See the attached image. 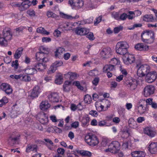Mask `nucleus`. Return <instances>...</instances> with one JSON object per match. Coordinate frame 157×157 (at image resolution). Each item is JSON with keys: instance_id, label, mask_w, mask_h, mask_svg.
<instances>
[{"instance_id": "f257e3e1", "label": "nucleus", "mask_w": 157, "mask_h": 157, "mask_svg": "<svg viewBox=\"0 0 157 157\" xmlns=\"http://www.w3.org/2000/svg\"><path fill=\"white\" fill-rule=\"evenodd\" d=\"M120 148L119 142L117 141H113L108 145V148L105 149L104 151L106 152H110L114 154L118 153V155L119 157H123L124 155L123 153L121 152H118Z\"/></svg>"}, {"instance_id": "f03ea898", "label": "nucleus", "mask_w": 157, "mask_h": 157, "mask_svg": "<svg viewBox=\"0 0 157 157\" xmlns=\"http://www.w3.org/2000/svg\"><path fill=\"white\" fill-rule=\"evenodd\" d=\"M136 68L137 70V75L140 77L144 76L149 71L150 69L148 65L141 62L136 63Z\"/></svg>"}, {"instance_id": "7ed1b4c3", "label": "nucleus", "mask_w": 157, "mask_h": 157, "mask_svg": "<svg viewBox=\"0 0 157 157\" xmlns=\"http://www.w3.org/2000/svg\"><path fill=\"white\" fill-rule=\"evenodd\" d=\"M129 47L128 44L125 41H122L117 42L116 44L115 50L117 53L124 55L128 52L127 49Z\"/></svg>"}, {"instance_id": "20e7f679", "label": "nucleus", "mask_w": 157, "mask_h": 157, "mask_svg": "<svg viewBox=\"0 0 157 157\" xmlns=\"http://www.w3.org/2000/svg\"><path fill=\"white\" fill-rule=\"evenodd\" d=\"M142 41L145 43H152L154 38V33L152 30H145L141 34Z\"/></svg>"}, {"instance_id": "39448f33", "label": "nucleus", "mask_w": 157, "mask_h": 157, "mask_svg": "<svg viewBox=\"0 0 157 157\" xmlns=\"http://www.w3.org/2000/svg\"><path fill=\"white\" fill-rule=\"evenodd\" d=\"M85 142L91 146H96L99 142L98 137L92 134L87 135L85 137Z\"/></svg>"}, {"instance_id": "423d86ee", "label": "nucleus", "mask_w": 157, "mask_h": 157, "mask_svg": "<svg viewBox=\"0 0 157 157\" xmlns=\"http://www.w3.org/2000/svg\"><path fill=\"white\" fill-rule=\"evenodd\" d=\"M6 45L7 44L8 41L12 39V33L10 29L6 28L4 29L2 33Z\"/></svg>"}, {"instance_id": "0eeeda50", "label": "nucleus", "mask_w": 157, "mask_h": 157, "mask_svg": "<svg viewBox=\"0 0 157 157\" xmlns=\"http://www.w3.org/2000/svg\"><path fill=\"white\" fill-rule=\"evenodd\" d=\"M124 56L123 59V62L125 64L128 65L135 62V58L133 55L129 54L127 52Z\"/></svg>"}, {"instance_id": "6e6552de", "label": "nucleus", "mask_w": 157, "mask_h": 157, "mask_svg": "<svg viewBox=\"0 0 157 157\" xmlns=\"http://www.w3.org/2000/svg\"><path fill=\"white\" fill-rule=\"evenodd\" d=\"M68 4L72 8L75 9L80 8L84 5L82 0H69Z\"/></svg>"}, {"instance_id": "1a4fd4ad", "label": "nucleus", "mask_w": 157, "mask_h": 157, "mask_svg": "<svg viewBox=\"0 0 157 157\" xmlns=\"http://www.w3.org/2000/svg\"><path fill=\"white\" fill-rule=\"evenodd\" d=\"M47 97L49 101L52 103L58 102L59 100V97L57 93L49 92L48 94Z\"/></svg>"}, {"instance_id": "9d476101", "label": "nucleus", "mask_w": 157, "mask_h": 157, "mask_svg": "<svg viewBox=\"0 0 157 157\" xmlns=\"http://www.w3.org/2000/svg\"><path fill=\"white\" fill-rule=\"evenodd\" d=\"M157 77V74L156 71H149L146 75L145 78L146 81L148 83H151L155 80Z\"/></svg>"}, {"instance_id": "9b49d317", "label": "nucleus", "mask_w": 157, "mask_h": 157, "mask_svg": "<svg viewBox=\"0 0 157 157\" xmlns=\"http://www.w3.org/2000/svg\"><path fill=\"white\" fill-rule=\"evenodd\" d=\"M154 90L155 88L153 86H147L144 88L143 94L145 97H148L153 94Z\"/></svg>"}, {"instance_id": "f8f14e48", "label": "nucleus", "mask_w": 157, "mask_h": 157, "mask_svg": "<svg viewBox=\"0 0 157 157\" xmlns=\"http://www.w3.org/2000/svg\"><path fill=\"white\" fill-rule=\"evenodd\" d=\"M100 54L101 57L103 58H108L111 55V49L110 48H104L101 51Z\"/></svg>"}, {"instance_id": "ddd939ff", "label": "nucleus", "mask_w": 157, "mask_h": 157, "mask_svg": "<svg viewBox=\"0 0 157 157\" xmlns=\"http://www.w3.org/2000/svg\"><path fill=\"white\" fill-rule=\"evenodd\" d=\"M125 83L129 87L130 90H134L137 87V81L135 79H130L126 81Z\"/></svg>"}, {"instance_id": "4468645a", "label": "nucleus", "mask_w": 157, "mask_h": 157, "mask_svg": "<svg viewBox=\"0 0 157 157\" xmlns=\"http://www.w3.org/2000/svg\"><path fill=\"white\" fill-rule=\"evenodd\" d=\"M42 88L39 86H36L32 90L30 95L33 98H35L38 97L39 94L42 91Z\"/></svg>"}, {"instance_id": "2eb2a0df", "label": "nucleus", "mask_w": 157, "mask_h": 157, "mask_svg": "<svg viewBox=\"0 0 157 157\" xmlns=\"http://www.w3.org/2000/svg\"><path fill=\"white\" fill-rule=\"evenodd\" d=\"M0 89L7 94L12 93L13 90L11 86L6 83H2L0 85Z\"/></svg>"}, {"instance_id": "dca6fc26", "label": "nucleus", "mask_w": 157, "mask_h": 157, "mask_svg": "<svg viewBox=\"0 0 157 157\" xmlns=\"http://www.w3.org/2000/svg\"><path fill=\"white\" fill-rule=\"evenodd\" d=\"M36 59L38 61H41L44 63L47 62L48 60L47 55H44L40 52L36 53Z\"/></svg>"}, {"instance_id": "f3484780", "label": "nucleus", "mask_w": 157, "mask_h": 157, "mask_svg": "<svg viewBox=\"0 0 157 157\" xmlns=\"http://www.w3.org/2000/svg\"><path fill=\"white\" fill-rule=\"evenodd\" d=\"M145 134L151 137H154L156 134L155 131L151 127H147L144 130Z\"/></svg>"}, {"instance_id": "a211bd4d", "label": "nucleus", "mask_w": 157, "mask_h": 157, "mask_svg": "<svg viewBox=\"0 0 157 157\" xmlns=\"http://www.w3.org/2000/svg\"><path fill=\"white\" fill-rule=\"evenodd\" d=\"M148 150L152 154L157 152V143L150 142L148 144Z\"/></svg>"}, {"instance_id": "6ab92c4d", "label": "nucleus", "mask_w": 157, "mask_h": 157, "mask_svg": "<svg viewBox=\"0 0 157 157\" xmlns=\"http://www.w3.org/2000/svg\"><path fill=\"white\" fill-rule=\"evenodd\" d=\"M90 30L86 28H76L75 30V33L77 35H85L88 33Z\"/></svg>"}, {"instance_id": "aec40b11", "label": "nucleus", "mask_w": 157, "mask_h": 157, "mask_svg": "<svg viewBox=\"0 0 157 157\" xmlns=\"http://www.w3.org/2000/svg\"><path fill=\"white\" fill-rule=\"evenodd\" d=\"M79 121L81 123L82 126L86 127L88 126L90 121V118L87 114L84 115L82 118H79Z\"/></svg>"}, {"instance_id": "412c9836", "label": "nucleus", "mask_w": 157, "mask_h": 157, "mask_svg": "<svg viewBox=\"0 0 157 157\" xmlns=\"http://www.w3.org/2000/svg\"><path fill=\"white\" fill-rule=\"evenodd\" d=\"M25 73L27 75H33L37 73V70L34 66H29L24 70Z\"/></svg>"}, {"instance_id": "4be33fe9", "label": "nucleus", "mask_w": 157, "mask_h": 157, "mask_svg": "<svg viewBox=\"0 0 157 157\" xmlns=\"http://www.w3.org/2000/svg\"><path fill=\"white\" fill-rule=\"evenodd\" d=\"M38 116L39 117V121L41 123L45 124L48 122V117L44 113H41L38 115Z\"/></svg>"}, {"instance_id": "5701e85b", "label": "nucleus", "mask_w": 157, "mask_h": 157, "mask_svg": "<svg viewBox=\"0 0 157 157\" xmlns=\"http://www.w3.org/2000/svg\"><path fill=\"white\" fill-rule=\"evenodd\" d=\"M135 48L140 51H147L149 50V46L144 44L142 43H139L135 46Z\"/></svg>"}, {"instance_id": "b1692460", "label": "nucleus", "mask_w": 157, "mask_h": 157, "mask_svg": "<svg viewBox=\"0 0 157 157\" xmlns=\"http://www.w3.org/2000/svg\"><path fill=\"white\" fill-rule=\"evenodd\" d=\"M131 154L132 157H144L146 153L143 151H137L132 152Z\"/></svg>"}, {"instance_id": "393cba45", "label": "nucleus", "mask_w": 157, "mask_h": 157, "mask_svg": "<svg viewBox=\"0 0 157 157\" xmlns=\"http://www.w3.org/2000/svg\"><path fill=\"white\" fill-rule=\"evenodd\" d=\"M71 82L67 81L64 83L63 86V88L64 91L66 92H69L72 89Z\"/></svg>"}, {"instance_id": "a878e982", "label": "nucleus", "mask_w": 157, "mask_h": 157, "mask_svg": "<svg viewBox=\"0 0 157 157\" xmlns=\"http://www.w3.org/2000/svg\"><path fill=\"white\" fill-rule=\"evenodd\" d=\"M50 107V105L47 101H43L40 105V108L43 111L47 109Z\"/></svg>"}, {"instance_id": "bb28decb", "label": "nucleus", "mask_w": 157, "mask_h": 157, "mask_svg": "<svg viewBox=\"0 0 157 157\" xmlns=\"http://www.w3.org/2000/svg\"><path fill=\"white\" fill-rule=\"evenodd\" d=\"M64 78L66 79L73 80L77 77V74L75 72H69L64 75Z\"/></svg>"}, {"instance_id": "cd10ccee", "label": "nucleus", "mask_w": 157, "mask_h": 157, "mask_svg": "<svg viewBox=\"0 0 157 157\" xmlns=\"http://www.w3.org/2000/svg\"><path fill=\"white\" fill-rule=\"evenodd\" d=\"M101 101L102 105L103 106V110L106 111L110 107V101L106 99H103Z\"/></svg>"}, {"instance_id": "c85d7f7f", "label": "nucleus", "mask_w": 157, "mask_h": 157, "mask_svg": "<svg viewBox=\"0 0 157 157\" xmlns=\"http://www.w3.org/2000/svg\"><path fill=\"white\" fill-rule=\"evenodd\" d=\"M60 14L63 18L70 20L76 19L79 17V16L78 14H76L75 16H72L70 15L65 14L63 13H60Z\"/></svg>"}, {"instance_id": "c756f323", "label": "nucleus", "mask_w": 157, "mask_h": 157, "mask_svg": "<svg viewBox=\"0 0 157 157\" xmlns=\"http://www.w3.org/2000/svg\"><path fill=\"white\" fill-rule=\"evenodd\" d=\"M34 67L39 71H42L45 69L46 65L45 64L38 63L34 65Z\"/></svg>"}, {"instance_id": "7c9ffc66", "label": "nucleus", "mask_w": 157, "mask_h": 157, "mask_svg": "<svg viewBox=\"0 0 157 157\" xmlns=\"http://www.w3.org/2000/svg\"><path fill=\"white\" fill-rule=\"evenodd\" d=\"M143 20L147 22H151L157 21V19L154 17L151 14L145 15L143 17Z\"/></svg>"}, {"instance_id": "2f4dec72", "label": "nucleus", "mask_w": 157, "mask_h": 157, "mask_svg": "<svg viewBox=\"0 0 157 157\" xmlns=\"http://www.w3.org/2000/svg\"><path fill=\"white\" fill-rule=\"evenodd\" d=\"M65 51L64 48L59 47L57 48L55 52V56L56 58H59Z\"/></svg>"}, {"instance_id": "473e14b6", "label": "nucleus", "mask_w": 157, "mask_h": 157, "mask_svg": "<svg viewBox=\"0 0 157 157\" xmlns=\"http://www.w3.org/2000/svg\"><path fill=\"white\" fill-rule=\"evenodd\" d=\"M37 145H29L26 147V151L27 152H29L31 151L35 152L37 151Z\"/></svg>"}, {"instance_id": "72a5a7b5", "label": "nucleus", "mask_w": 157, "mask_h": 157, "mask_svg": "<svg viewBox=\"0 0 157 157\" xmlns=\"http://www.w3.org/2000/svg\"><path fill=\"white\" fill-rule=\"evenodd\" d=\"M63 76L61 73L57 74L56 76V79H55V83L58 85L61 84L63 82Z\"/></svg>"}, {"instance_id": "f704fd0d", "label": "nucleus", "mask_w": 157, "mask_h": 157, "mask_svg": "<svg viewBox=\"0 0 157 157\" xmlns=\"http://www.w3.org/2000/svg\"><path fill=\"white\" fill-rule=\"evenodd\" d=\"M23 51L22 48H19L16 51L14 55V58L17 59H19L21 56Z\"/></svg>"}, {"instance_id": "c9c22d12", "label": "nucleus", "mask_w": 157, "mask_h": 157, "mask_svg": "<svg viewBox=\"0 0 157 157\" xmlns=\"http://www.w3.org/2000/svg\"><path fill=\"white\" fill-rule=\"evenodd\" d=\"M114 69L113 65H112L111 64L106 65L103 67V72L107 73L113 71Z\"/></svg>"}, {"instance_id": "e433bc0d", "label": "nucleus", "mask_w": 157, "mask_h": 157, "mask_svg": "<svg viewBox=\"0 0 157 157\" xmlns=\"http://www.w3.org/2000/svg\"><path fill=\"white\" fill-rule=\"evenodd\" d=\"M95 106L97 110L99 111H104L102 101H97L95 103Z\"/></svg>"}, {"instance_id": "4c0bfd02", "label": "nucleus", "mask_w": 157, "mask_h": 157, "mask_svg": "<svg viewBox=\"0 0 157 157\" xmlns=\"http://www.w3.org/2000/svg\"><path fill=\"white\" fill-rule=\"evenodd\" d=\"M47 131L48 132H61V130H60L59 128L57 127L53 126L48 128L47 129Z\"/></svg>"}, {"instance_id": "58836bf2", "label": "nucleus", "mask_w": 157, "mask_h": 157, "mask_svg": "<svg viewBox=\"0 0 157 157\" xmlns=\"http://www.w3.org/2000/svg\"><path fill=\"white\" fill-rule=\"evenodd\" d=\"M36 32L38 33L46 35H48L50 33L49 32H47L44 28L41 27L38 28L36 29Z\"/></svg>"}, {"instance_id": "ea45409f", "label": "nucleus", "mask_w": 157, "mask_h": 157, "mask_svg": "<svg viewBox=\"0 0 157 157\" xmlns=\"http://www.w3.org/2000/svg\"><path fill=\"white\" fill-rule=\"evenodd\" d=\"M110 63L112 64V65H113L114 66L116 65H120L121 62L120 60L115 58H113L111 59L110 61Z\"/></svg>"}, {"instance_id": "a19ab883", "label": "nucleus", "mask_w": 157, "mask_h": 157, "mask_svg": "<svg viewBox=\"0 0 157 157\" xmlns=\"http://www.w3.org/2000/svg\"><path fill=\"white\" fill-rule=\"evenodd\" d=\"M31 2H29V0H24V1L21 4L23 10L29 8Z\"/></svg>"}, {"instance_id": "79ce46f5", "label": "nucleus", "mask_w": 157, "mask_h": 157, "mask_svg": "<svg viewBox=\"0 0 157 157\" xmlns=\"http://www.w3.org/2000/svg\"><path fill=\"white\" fill-rule=\"evenodd\" d=\"M73 84L76 86L77 88L80 90H82L84 91H86V88H84L79 83V82L78 81H75L73 83Z\"/></svg>"}, {"instance_id": "37998d69", "label": "nucleus", "mask_w": 157, "mask_h": 157, "mask_svg": "<svg viewBox=\"0 0 157 157\" xmlns=\"http://www.w3.org/2000/svg\"><path fill=\"white\" fill-rule=\"evenodd\" d=\"M17 139V137H15L10 136L9 139L8 141L10 145H13L16 144Z\"/></svg>"}, {"instance_id": "c03bdc74", "label": "nucleus", "mask_w": 157, "mask_h": 157, "mask_svg": "<svg viewBox=\"0 0 157 157\" xmlns=\"http://www.w3.org/2000/svg\"><path fill=\"white\" fill-rule=\"evenodd\" d=\"M128 123L130 127L134 128L136 127V123L133 118H130L128 121Z\"/></svg>"}, {"instance_id": "a18cd8bd", "label": "nucleus", "mask_w": 157, "mask_h": 157, "mask_svg": "<svg viewBox=\"0 0 157 157\" xmlns=\"http://www.w3.org/2000/svg\"><path fill=\"white\" fill-rule=\"evenodd\" d=\"M41 52L44 53V55H47L49 52L48 49L44 46H40V51Z\"/></svg>"}, {"instance_id": "49530a36", "label": "nucleus", "mask_w": 157, "mask_h": 157, "mask_svg": "<svg viewBox=\"0 0 157 157\" xmlns=\"http://www.w3.org/2000/svg\"><path fill=\"white\" fill-rule=\"evenodd\" d=\"M92 98L91 96L89 95H86L84 97V101L85 103L87 104H90L92 101Z\"/></svg>"}, {"instance_id": "de8ad7c7", "label": "nucleus", "mask_w": 157, "mask_h": 157, "mask_svg": "<svg viewBox=\"0 0 157 157\" xmlns=\"http://www.w3.org/2000/svg\"><path fill=\"white\" fill-rule=\"evenodd\" d=\"M57 69V68L52 63L50 66L48 72V74L53 73L55 72Z\"/></svg>"}, {"instance_id": "09e8293b", "label": "nucleus", "mask_w": 157, "mask_h": 157, "mask_svg": "<svg viewBox=\"0 0 157 157\" xmlns=\"http://www.w3.org/2000/svg\"><path fill=\"white\" fill-rule=\"evenodd\" d=\"M98 125L100 127H107L109 126L107 124V123L105 120L100 121L98 123Z\"/></svg>"}, {"instance_id": "8fccbe9b", "label": "nucleus", "mask_w": 157, "mask_h": 157, "mask_svg": "<svg viewBox=\"0 0 157 157\" xmlns=\"http://www.w3.org/2000/svg\"><path fill=\"white\" fill-rule=\"evenodd\" d=\"M79 152L82 155L84 156H90L91 155V153L87 151L80 150Z\"/></svg>"}, {"instance_id": "3c124183", "label": "nucleus", "mask_w": 157, "mask_h": 157, "mask_svg": "<svg viewBox=\"0 0 157 157\" xmlns=\"http://www.w3.org/2000/svg\"><path fill=\"white\" fill-rule=\"evenodd\" d=\"M44 140L47 143V145H48V148L50 149H52V146H53L52 142L51 140L48 139H45Z\"/></svg>"}, {"instance_id": "603ef678", "label": "nucleus", "mask_w": 157, "mask_h": 157, "mask_svg": "<svg viewBox=\"0 0 157 157\" xmlns=\"http://www.w3.org/2000/svg\"><path fill=\"white\" fill-rule=\"evenodd\" d=\"M8 102V99L6 97H4L0 100V107H2L3 105Z\"/></svg>"}, {"instance_id": "864d4df0", "label": "nucleus", "mask_w": 157, "mask_h": 157, "mask_svg": "<svg viewBox=\"0 0 157 157\" xmlns=\"http://www.w3.org/2000/svg\"><path fill=\"white\" fill-rule=\"evenodd\" d=\"M130 144V143L129 142H125L123 143L122 145V148L123 149H130L131 148Z\"/></svg>"}, {"instance_id": "5fc2aeb1", "label": "nucleus", "mask_w": 157, "mask_h": 157, "mask_svg": "<svg viewBox=\"0 0 157 157\" xmlns=\"http://www.w3.org/2000/svg\"><path fill=\"white\" fill-rule=\"evenodd\" d=\"M71 23L67 22L63 24V27L65 30H70L71 29Z\"/></svg>"}, {"instance_id": "6e6d98bb", "label": "nucleus", "mask_w": 157, "mask_h": 157, "mask_svg": "<svg viewBox=\"0 0 157 157\" xmlns=\"http://www.w3.org/2000/svg\"><path fill=\"white\" fill-rule=\"evenodd\" d=\"M20 80L25 81H29L31 80V78L28 75H23L22 74V76Z\"/></svg>"}, {"instance_id": "4d7b16f0", "label": "nucleus", "mask_w": 157, "mask_h": 157, "mask_svg": "<svg viewBox=\"0 0 157 157\" xmlns=\"http://www.w3.org/2000/svg\"><path fill=\"white\" fill-rule=\"evenodd\" d=\"M20 114L19 111L13 110L11 112L10 116L12 118H15L16 117Z\"/></svg>"}, {"instance_id": "13d9d810", "label": "nucleus", "mask_w": 157, "mask_h": 157, "mask_svg": "<svg viewBox=\"0 0 157 157\" xmlns=\"http://www.w3.org/2000/svg\"><path fill=\"white\" fill-rule=\"evenodd\" d=\"M47 15L48 17L56 18L57 16L52 11H48L47 12Z\"/></svg>"}, {"instance_id": "bf43d9fd", "label": "nucleus", "mask_w": 157, "mask_h": 157, "mask_svg": "<svg viewBox=\"0 0 157 157\" xmlns=\"http://www.w3.org/2000/svg\"><path fill=\"white\" fill-rule=\"evenodd\" d=\"M137 109L138 112L140 114H143L147 111L146 107L145 106L139 107Z\"/></svg>"}, {"instance_id": "052dcab7", "label": "nucleus", "mask_w": 157, "mask_h": 157, "mask_svg": "<svg viewBox=\"0 0 157 157\" xmlns=\"http://www.w3.org/2000/svg\"><path fill=\"white\" fill-rule=\"evenodd\" d=\"M112 17L117 20H119L120 15L119 13L115 12H113L111 13Z\"/></svg>"}, {"instance_id": "680f3d73", "label": "nucleus", "mask_w": 157, "mask_h": 157, "mask_svg": "<svg viewBox=\"0 0 157 157\" xmlns=\"http://www.w3.org/2000/svg\"><path fill=\"white\" fill-rule=\"evenodd\" d=\"M19 66L18 63V60H16L14 61H13L12 63L11 66L14 69H17L18 68Z\"/></svg>"}, {"instance_id": "e2e57ef3", "label": "nucleus", "mask_w": 157, "mask_h": 157, "mask_svg": "<svg viewBox=\"0 0 157 157\" xmlns=\"http://www.w3.org/2000/svg\"><path fill=\"white\" fill-rule=\"evenodd\" d=\"M53 63V65L57 68L58 67L62 66L63 63V62L61 60H58L55 61Z\"/></svg>"}, {"instance_id": "0e129e2a", "label": "nucleus", "mask_w": 157, "mask_h": 157, "mask_svg": "<svg viewBox=\"0 0 157 157\" xmlns=\"http://www.w3.org/2000/svg\"><path fill=\"white\" fill-rule=\"evenodd\" d=\"M27 13L31 17H34L36 16L35 12L32 10H29L27 12Z\"/></svg>"}, {"instance_id": "69168bd1", "label": "nucleus", "mask_w": 157, "mask_h": 157, "mask_svg": "<svg viewBox=\"0 0 157 157\" xmlns=\"http://www.w3.org/2000/svg\"><path fill=\"white\" fill-rule=\"evenodd\" d=\"M22 76V74H20L19 75H11L10 76V77L13 79L18 80L19 79H20Z\"/></svg>"}, {"instance_id": "338daca9", "label": "nucleus", "mask_w": 157, "mask_h": 157, "mask_svg": "<svg viewBox=\"0 0 157 157\" xmlns=\"http://www.w3.org/2000/svg\"><path fill=\"white\" fill-rule=\"evenodd\" d=\"M123 29V27L121 25L115 27L114 29V32L115 33H117L122 30Z\"/></svg>"}, {"instance_id": "774afa93", "label": "nucleus", "mask_w": 157, "mask_h": 157, "mask_svg": "<svg viewBox=\"0 0 157 157\" xmlns=\"http://www.w3.org/2000/svg\"><path fill=\"white\" fill-rule=\"evenodd\" d=\"M98 71L96 70H93L90 71L89 72V75L91 76H93L97 75L98 74Z\"/></svg>"}]
</instances>
